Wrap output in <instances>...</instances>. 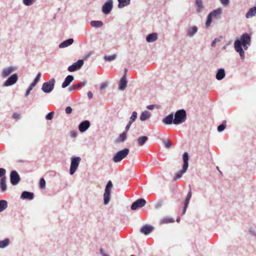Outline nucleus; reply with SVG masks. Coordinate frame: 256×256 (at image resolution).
<instances>
[{
  "instance_id": "69168bd1",
  "label": "nucleus",
  "mask_w": 256,
  "mask_h": 256,
  "mask_svg": "<svg viewBox=\"0 0 256 256\" xmlns=\"http://www.w3.org/2000/svg\"><path fill=\"white\" fill-rule=\"evenodd\" d=\"M187 207L188 206H184V208H183V210H182V214H184L186 212V210L187 208Z\"/></svg>"
},
{
  "instance_id": "680f3d73",
  "label": "nucleus",
  "mask_w": 256,
  "mask_h": 256,
  "mask_svg": "<svg viewBox=\"0 0 256 256\" xmlns=\"http://www.w3.org/2000/svg\"><path fill=\"white\" fill-rule=\"evenodd\" d=\"M88 97L89 98L91 99L93 97V94L92 93L89 91L88 92Z\"/></svg>"
},
{
  "instance_id": "c9c22d12",
  "label": "nucleus",
  "mask_w": 256,
  "mask_h": 256,
  "mask_svg": "<svg viewBox=\"0 0 256 256\" xmlns=\"http://www.w3.org/2000/svg\"><path fill=\"white\" fill-rule=\"evenodd\" d=\"M148 138L146 136H142L138 139V143L139 146H142L148 140Z\"/></svg>"
},
{
  "instance_id": "49530a36",
  "label": "nucleus",
  "mask_w": 256,
  "mask_h": 256,
  "mask_svg": "<svg viewBox=\"0 0 256 256\" xmlns=\"http://www.w3.org/2000/svg\"><path fill=\"white\" fill-rule=\"evenodd\" d=\"M220 3L224 6H227L230 3V0H220Z\"/></svg>"
},
{
  "instance_id": "a18cd8bd",
  "label": "nucleus",
  "mask_w": 256,
  "mask_h": 256,
  "mask_svg": "<svg viewBox=\"0 0 256 256\" xmlns=\"http://www.w3.org/2000/svg\"><path fill=\"white\" fill-rule=\"evenodd\" d=\"M86 84V81H84L83 82L79 84H77L75 85L76 88H79L80 86H85Z\"/></svg>"
},
{
  "instance_id": "ea45409f",
  "label": "nucleus",
  "mask_w": 256,
  "mask_h": 256,
  "mask_svg": "<svg viewBox=\"0 0 256 256\" xmlns=\"http://www.w3.org/2000/svg\"><path fill=\"white\" fill-rule=\"evenodd\" d=\"M36 1V0H22V3L26 6H30Z\"/></svg>"
},
{
  "instance_id": "423d86ee",
  "label": "nucleus",
  "mask_w": 256,
  "mask_h": 256,
  "mask_svg": "<svg viewBox=\"0 0 256 256\" xmlns=\"http://www.w3.org/2000/svg\"><path fill=\"white\" fill-rule=\"evenodd\" d=\"M129 152V149L128 148H125L118 152L112 158L113 162L116 163L120 162L128 155Z\"/></svg>"
},
{
  "instance_id": "bf43d9fd",
  "label": "nucleus",
  "mask_w": 256,
  "mask_h": 256,
  "mask_svg": "<svg viewBox=\"0 0 256 256\" xmlns=\"http://www.w3.org/2000/svg\"><path fill=\"white\" fill-rule=\"evenodd\" d=\"M32 88H32V87L29 86L26 93V96H28L30 94V91L32 90Z\"/></svg>"
},
{
  "instance_id": "58836bf2",
  "label": "nucleus",
  "mask_w": 256,
  "mask_h": 256,
  "mask_svg": "<svg viewBox=\"0 0 256 256\" xmlns=\"http://www.w3.org/2000/svg\"><path fill=\"white\" fill-rule=\"evenodd\" d=\"M116 56L117 55L116 54H114L110 56H104V58L106 60L110 62L114 60L116 58Z\"/></svg>"
},
{
  "instance_id": "9d476101",
  "label": "nucleus",
  "mask_w": 256,
  "mask_h": 256,
  "mask_svg": "<svg viewBox=\"0 0 256 256\" xmlns=\"http://www.w3.org/2000/svg\"><path fill=\"white\" fill-rule=\"evenodd\" d=\"M84 62L82 60H79L72 64L70 66L68 70L70 72H73L80 70L84 65Z\"/></svg>"
},
{
  "instance_id": "b1692460",
  "label": "nucleus",
  "mask_w": 256,
  "mask_h": 256,
  "mask_svg": "<svg viewBox=\"0 0 256 256\" xmlns=\"http://www.w3.org/2000/svg\"><path fill=\"white\" fill-rule=\"evenodd\" d=\"M74 42V39L72 38L66 40L60 44L59 45V48H63L68 47L72 44Z\"/></svg>"
},
{
  "instance_id": "603ef678",
  "label": "nucleus",
  "mask_w": 256,
  "mask_h": 256,
  "mask_svg": "<svg viewBox=\"0 0 256 256\" xmlns=\"http://www.w3.org/2000/svg\"><path fill=\"white\" fill-rule=\"evenodd\" d=\"M42 76V74L40 72H38L37 74V76H36V77L35 78L34 80L36 82H38L40 80V78Z\"/></svg>"
},
{
  "instance_id": "dca6fc26",
  "label": "nucleus",
  "mask_w": 256,
  "mask_h": 256,
  "mask_svg": "<svg viewBox=\"0 0 256 256\" xmlns=\"http://www.w3.org/2000/svg\"><path fill=\"white\" fill-rule=\"evenodd\" d=\"M90 126V122L88 120H84L80 123L78 126L79 130L83 132L86 130Z\"/></svg>"
},
{
  "instance_id": "7ed1b4c3",
  "label": "nucleus",
  "mask_w": 256,
  "mask_h": 256,
  "mask_svg": "<svg viewBox=\"0 0 256 256\" xmlns=\"http://www.w3.org/2000/svg\"><path fill=\"white\" fill-rule=\"evenodd\" d=\"M174 116L173 124L176 125L182 124L186 120V112L183 109L179 110L176 112Z\"/></svg>"
},
{
  "instance_id": "052dcab7",
  "label": "nucleus",
  "mask_w": 256,
  "mask_h": 256,
  "mask_svg": "<svg viewBox=\"0 0 256 256\" xmlns=\"http://www.w3.org/2000/svg\"><path fill=\"white\" fill-rule=\"evenodd\" d=\"M219 40H218L217 39L215 38L212 42L211 44V46H212V47H214L216 45V43L217 42H218Z\"/></svg>"
},
{
  "instance_id": "37998d69",
  "label": "nucleus",
  "mask_w": 256,
  "mask_h": 256,
  "mask_svg": "<svg viewBox=\"0 0 256 256\" xmlns=\"http://www.w3.org/2000/svg\"><path fill=\"white\" fill-rule=\"evenodd\" d=\"M54 112H49L46 116V118L47 120H52L53 117H54Z\"/></svg>"
},
{
  "instance_id": "bb28decb",
  "label": "nucleus",
  "mask_w": 256,
  "mask_h": 256,
  "mask_svg": "<svg viewBox=\"0 0 256 256\" xmlns=\"http://www.w3.org/2000/svg\"><path fill=\"white\" fill-rule=\"evenodd\" d=\"M226 76L225 70L224 68H220L218 70L216 74V78L218 80H222Z\"/></svg>"
},
{
  "instance_id": "79ce46f5",
  "label": "nucleus",
  "mask_w": 256,
  "mask_h": 256,
  "mask_svg": "<svg viewBox=\"0 0 256 256\" xmlns=\"http://www.w3.org/2000/svg\"><path fill=\"white\" fill-rule=\"evenodd\" d=\"M137 118V112H133L132 116L130 117V120L128 122L130 124H132L136 120Z\"/></svg>"
},
{
  "instance_id": "e2e57ef3",
  "label": "nucleus",
  "mask_w": 256,
  "mask_h": 256,
  "mask_svg": "<svg viewBox=\"0 0 256 256\" xmlns=\"http://www.w3.org/2000/svg\"><path fill=\"white\" fill-rule=\"evenodd\" d=\"M37 83L38 82H36L34 80V82L30 84V86L32 87V88H34L36 86Z\"/></svg>"
},
{
  "instance_id": "ddd939ff",
  "label": "nucleus",
  "mask_w": 256,
  "mask_h": 256,
  "mask_svg": "<svg viewBox=\"0 0 256 256\" xmlns=\"http://www.w3.org/2000/svg\"><path fill=\"white\" fill-rule=\"evenodd\" d=\"M20 178L18 173L15 170L12 171L10 174L11 184L14 186H16L20 182Z\"/></svg>"
},
{
  "instance_id": "6e6d98bb",
  "label": "nucleus",
  "mask_w": 256,
  "mask_h": 256,
  "mask_svg": "<svg viewBox=\"0 0 256 256\" xmlns=\"http://www.w3.org/2000/svg\"><path fill=\"white\" fill-rule=\"evenodd\" d=\"M164 144L165 147L166 148H170V146H171V144L169 142L164 141Z\"/></svg>"
},
{
  "instance_id": "13d9d810",
  "label": "nucleus",
  "mask_w": 256,
  "mask_h": 256,
  "mask_svg": "<svg viewBox=\"0 0 256 256\" xmlns=\"http://www.w3.org/2000/svg\"><path fill=\"white\" fill-rule=\"evenodd\" d=\"M107 86H108V83L104 82L100 86V89L101 90H102L104 89L105 88H106Z\"/></svg>"
},
{
  "instance_id": "2eb2a0df",
  "label": "nucleus",
  "mask_w": 256,
  "mask_h": 256,
  "mask_svg": "<svg viewBox=\"0 0 256 256\" xmlns=\"http://www.w3.org/2000/svg\"><path fill=\"white\" fill-rule=\"evenodd\" d=\"M198 28L196 26H190L186 29V35L188 37H193L198 32Z\"/></svg>"
},
{
  "instance_id": "4c0bfd02",
  "label": "nucleus",
  "mask_w": 256,
  "mask_h": 256,
  "mask_svg": "<svg viewBox=\"0 0 256 256\" xmlns=\"http://www.w3.org/2000/svg\"><path fill=\"white\" fill-rule=\"evenodd\" d=\"M192 194L191 190L190 189V190H189L188 192V193L186 197V198L184 206H188L190 200L192 197Z\"/></svg>"
},
{
  "instance_id": "0e129e2a",
  "label": "nucleus",
  "mask_w": 256,
  "mask_h": 256,
  "mask_svg": "<svg viewBox=\"0 0 256 256\" xmlns=\"http://www.w3.org/2000/svg\"><path fill=\"white\" fill-rule=\"evenodd\" d=\"M154 108V105H148L147 106V108L148 110H153Z\"/></svg>"
},
{
  "instance_id": "39448f33",
  "label": "nucleus",
  "mask_w": 256,
  "mask_h": 256,
  "mask_svg": "<svg viewBox=\"0 0 256 256\" xmlns=\"http://www.w3.org/2000/svg\"><path fill=\"white\" fill-rule=\"evenodd\" d=\"M112 186V181L109 180L106 185L104 194V203L105 205H108L110 202Z\"/></svg>"
},
{
  "instance_id": "6e6552de",
  "label": "nucleus",
  "mask_w": 256,
  "mask_h": 256,
  "mask_svg": "<svg viewBox=\"0 0 256 256\" xmlns=\"http://www.w3.org/2000/svg\"><path fill=\"white\" fill-rule=\"evenodd\" d=\"M56 82L55 79L52 78L48 81L44 82L42 86V90L45 93H50L54 89Z\"/></svg>"
},
{
  "instance_id": "c03bdc74",
  "label": "nucleus",
  "mask_w": 256,
  "mask_h": 256,
  "mask_svg": "<svg viewBox=\"0 0 256 256\" xmlns=\"http://www.w3.org/2000/svg\"><path fill=\"white\" fill-rule=\"evenodd\" d=\"M46 186V181L44 178H41L40 180V188H44Z\"/></svg>"
},
{
  "instance_id": "6ab92c4d",
  "label": "nucleus",
  "mask_w": 256,
  "mask_h": 256,
  "mask_svg": "<svg viewBox=\"0 0 256 256\" xmlns=\"http://www.w3.org/2000/svg\"><path fill=\"white\" fill-rule=\"evenodd\" d=\"M127 84H128V81L126 80V76L124 75L122 77V78L120 80L118 89L120 90H124L127 86Z\"/></svg>"
},
{
  "instance_id": "4be33fe9",
  "label": "nucleus",
  "mask_w": 256,
  "mask_h": 256,
  "mask_svg": "<svg viewBox=\"0 0 256 256\" xmlns=\"http://www.w3.org/2000/svg\"><path fill=\"white\" fill-rule=\"evenodd\" d=\"M74 78L72 75H68V76L64 79V82H62V88H65L66 86H68L70 82H72L74 80Z\"/></svg>"
},
{
  "instance_id": "f704fd0d",
  "label": "nucleus",
  "mask_w": 256,
  "mask_h": 256,
  "mask_svg": "<svg viewBox=\"0 0 256 256\" xmlns=\"http://www.w3.org/2000/svg\"><path fill=\"white\" fill-rule=\"evenodd\" d=\"M8 206V204L6 200H0V212H3Z\"/></svg>"
},
{
  "instance_id": "a19ab883",
  "label": "nucleus",
  "mask_w": 256,
  "mask_h": 256,
  "mask_svg": "<svg viewBox=\"0 0 256 256\" xmlns=\"http://www.w3.org/2000/svg\"><path fill=\"white\" fill-rule=\"evenodd\" d=\"M226 126V121H224L218 127V132H222L225 129Z\"/></svg>"
},
{
  "instance_id": "20e7f679",
  "label": "nucleus",
  "mask_w": 256,
  "mask_h": 256,
  "mask_svg": "<svg viewBox=\"0 0 256 256\" xmlns=\"http://www.w3.org/2000/svg\"><path fill=\"white\" fill-rule=\"evenodd\" d=\"M184 164L182 169L175 174L174 179L178 180L182 178L186 171L188 166V154L187 152H184L182 156Z\"/></svg>"
},
{
  "instance_id": "aec40b11",
  "label": "nucleus",
  "mask_w": 256,
  "mask_h": 256,
  "mask_svg": "<svg viewBox=\"0 0 256 256\" xmlns=\"http://www.w3.org/2000/svg\"><path fill=\"white\" fill-rule=\"evenodd\" d=\"M158 38L157 33L153 32L148 34L146 37V40L148 42H153Z\"/></svg>"
},
{
  "instance_id": "f03ea898",
  "label": "nucleus",
  "mask_w": 256,
  "mask_h": 256,
  "mask_svg": "<svg viewBox=\"0 0 256 256\" xmlns=\"http://www.w3.org/2000/svg\"><path fill=\"white\" fill-rule=\"evenodd\" d=\"M222 9L220 8H218L210 12L207 16L205 24L206 26L208 28L210 26L212 22V18L218 20L222 14Z\"/></svg>"
},
{
  "instance_id": "774afa93",
  "label": "nucleus",
  "mask_w": 256,
  "mask_h": 256,
  "mask_svg": "<svg viewBox=\"0 0 256 256\" xmlns=\"http://www.w3.org/2000/svg\"><path fill=\"white\" fill-rule=\"evenodd\" d=\"M180 217H178L177 218H176V221L178 222H179L180 221Z\"/></svg>"
},
{
  "instance_id": "412c9836",
  "label": "nucleus",
  "mask_w": 256,
  "mask_h": 256,
  "mask_svg": "<svg viewBox=\"0 0 256 256\" xmlns=\"http://www.w3.org/2000/svg\"><path fill=\"white\" fill-rule=\"evenodd\" d=\"M154 229L152 226L148 224L144 225L140 228V232L144 234H148L151 232Z\"/></svg>"
},
{
  "instance_id": "5fc2aeb1",
  "label": "nucleus",
  "mask_w": 256,
  "mask_h": 256,
  "mask_svg": "<svg viewBox=\"0 0 256 256\" xmlns=\"http://www.w3.org/2000/svg\"><path fill=\"white\" fill-rule=\"evenodd\" d=\"M65 110L66 114H70L72 112V108L70 106H67Z\"/></svg>"
},
{
  "instance_id": "de8ad7c7",
  "label": "nucleus",
  "mask_w": 256,
  "mask_h": 256,
  "mask_svg": "<svg viewBox=\"0 0 256 256\" xmlns=\"http://www.w3.org/2000/svg\"><path fill=\"white\" fill-rule=\"evenodd\" d=\"M77 132L76 131L72 130L70 132V136L71 138H74L77 136Z\"/></svg>"
},
{
  "instance_id": "f257e3e1",
  "label": "nucleus",
  "mask_w": 256,
  "mask_h": 256,
  "mask_svg": "<svg viewBox=\"0 0 256 256\" xmlns=\"http://www.w3.org/2000/svg\"><path fill=\"white\" fill-rule=\"evenodd\" d=\"M251 39L250 36L245 33L243 34L239 40H236L234 42V48L236 52H238L242 60L244 59V50H247L248 46L250 45Z\"/></svg>"
},
{
  "instance_id": "a878e982",
  "label": "nucleus",
  "mask_w": 256,
  "mask_h": 256,
  "mask_svg": "<svg viewBox=\"0 0 256 256\" xmlns=\"http://www.w3.org/2000/svg\"><path fill=\"white\" fill-rule=\"evenodd\" d=\"M174 120V114H170L162 120V122L166 124L169 125L173 123Z\"/></svg>"
},
{
  "instance_id": "e433bc0d",
  "label": "nucleus",
  "mask_w": 256,
  "mask_h": 256,
  "mask_svg": "<svg viewBox=\"0 0 256 256\" xmlns=\"http://www.w3.org/2000/svg\"><path fill=\"white\" fill-rule=\"evenodd\" d=\"M192 194L191 190L190 189V190H189L188 192V193L186 197V198L184 206H188L190 200L192 197Z\"/></svg>"
},
{
  "instance_id": "09e8293b",
  "label": "nucleus",
  "mask_w": 256,
  "mask_h": 256,
  "mask_svg": "<svg viewBox=\"0 0 256 256\" xmlns=\"http://www.w3.org/2000/svg\"><path fill=\"white\" fill-rule=\"evenodd\" d=\"M100 252L102 256H110L105 252L104 249L102 248H100Z\"/></svg>"
},
{
  "instance_id": "2f4dec72",
  "label": "nucleus",
  "mask_w": 256,
  "mask_h": 256,
  "mask_svg": "<svg viewBox=\"0 0 256 256\" xmlns=\"http://www.w3.org/2000/svg\"><path fill=\"white\" fill-rule=\"evenodd\" d=\"M10 243V240L6 238L2 240H0V248H4L7 247Z\"/></svg>"
},
{
  "instance_id": "7c9ffc66",
  "label": "nucleus",
  "mask_w": 256,
  "mask_h": 256,
  "mask_svg": "<svg viewBox=\"0 0 256 256\" xmlns=\"http://www.w3.org/2000/svg\"><path fill=\"white\" fill-rule=\"evenodd\" d=\"M90 25L93 28H100L103 26L104 24L100 20H92L90 22Z\"/></svg>"
},
{
  "instance_id": "1a4fd4ad",
  "label": "nucleus",
  "mask_w": 256,
  "mask_h": 256,
  "mask_svg": "<svg viewBox=\"0 0 256 256\" xmlns=\"http://www.w3.org/2000/svg\"><path fill=\"white\" fill-rule=\"evenodd\" d=\"M113 8V0H107L102 7V12L105 14L110 12Z\"/></svg>"
},
{
  "instance_id": "a211bd4d",
  "label": "nucleus",
  "mask_w": 256,
  "mask_h": 256,
  "mask_svg": "<svg viewBox=\"0 0 256 256\" xmlns=\"http://www.w3.org/2000/svg\"><path fill=\"white\" fill-rule=\"evenodd\" d=\"M151 117V113L148 110H144L142 112L140 116V120L142 122L148 120Z\"/></svg>"
},
{
  "instance_id": "8fccbe9b",
  "label": "nucleus",
  "mask_w": 256,
  "mask_h": 256,
  "mask_svg": "<svg viewBox=\"0 0 256 256\" xmlns=\"http://www.w3.org/2000/svg\"><path fill=\"white\" fill-rule=\"evenodd\" d=\"M14 120H18L20 118V116L18 113H14L12 116Z\"/></svg>"
},
{
  "instance_id": "0eeeda50",
  "label": "nucleus",
  "mask_w": 256,
  "mask_h": 256,
  "mask_svg": "<svg viewBox=\"0 0 256 256\" xmlns=\"http://www.w3.org/2000/svg\"><path fill=\"white\" fill-rule=\"evenodd\" d=\"M81 158L80 156H73L71 158L70 166V174L73 175L76 172L79 166Z\"/></svg>"
},
{
  "instance_id": "f3484780",
  "label": "nucleus",
  "mask_w": 256,
  "mask_h": 256,
  "mask_svg": "<svg viewBox=\"0 0 256 256\" xmlns=\"http://www.w3.org/2000/svg\"><path fill=\"white\" fill-rule=\"evenodd\" d=\"M20 198L22 200H32L34 198V194L32 192L24 191L20 196Z\"/></svg>"
},
{
  "instance_id": "72a5a7b5",
  "label": "nucleus",
  "mask_w": 256,
  "mask_h": 256,
  "mask_svg": "<svg viewBox=\"0 0 256 256\" xmlns=\"http://www.w3.org/2000/svg\"><path fill=\"white\" fill-rule=\"evenodd\" d=\"M248 234L254 238H256V224L250 226L248 230Z\"/></svg>"
},
{
  "instance_id": "4d7b16f0",
  "label": "nucleus",
  "mask_w": 256,
  "mask_h": 256,
  "mask_svg": "<svg viewBox=\"0 0 256 256\" xmlns=\"http://www.w3.org/2000/svg\"><path fill=\"white\" fill-rule=\"evenodd\" d=\"M132 124H130V122H128V124L126 126L125 130L124 132H126V133L127 134V132L128 131V130L130 128V126Z\"/></svg>"
},
{
  "instance_id": "9b49d317",
  "label": "nucleus",
  "mask_w": 256,
  "mask_h": 256,
  "mask_svg": "<svg viewBox=\"0 0 256 256\" xmlns=\"http://www.w3.org/2000/svg\"><path fill=\"white\" fill-rule=\"evenodd\" d=\"M17 70L16 66H10L4 68L2 71L1 76L3 78H6L9 76L12 73Z\"/></svg>"
},
{
  "instance_id": "4468645a",
  "label": "nucleus",
  "mask_w": 256,
  "mask_h": 256,
  "mask_svg": "<svg viewBox=\"0 0 256 256\" xmlns=\"http://www.w3.org/2000/svg\"><path fill=\"white\" fill-rule=\"evenodd\" d=\"M146 204V201L144 198H139L132 204L131 209L134 210H136L138 208L143 207Z\"/></svg>"
},
{
  "instance_id": "3c124183",
  "label": "nucleus",
  "mask_w": 256,
  "mask_h": 256,
  "mask_svg": "<svg viewBox=\"0 0 256 256\" xmlns=\"http://www.w3.org/2000/svg\"><path fill=\"white\" fill-rule=\"evenodd\" d=\"M94 52L92 51H90V52H88L87 54H86L84 56V59H87L88 58H89L92 54H93Z\"/></svg>"
},
{
  "instance_id": "c85d7f7f",
  "label": "nucleus",
  "mask_w": 256,
  "mask_h": 256,
  "mask_svg": "<svg viewBox=\"0 0 256 256\" xmlns=\"http://www.w3.org/2000/svg\"><path fill=\"white\" fill-rule=\"evenodd\" d=\"M118 6L119 8L126 6L130 3V0H118Z\"/></svg>"
},
{
  "instance_id": "5701e85b",
  "label": "nucleus",
  "mask_w": 256,
  "mask_h": 256,
  "mask_svg": "<svg viewBox=\"0 0 256 256\" xmlns=\"http://www.w3.org/2000/svg\"><path fill=\"white\" fill-rule=\"evenodd\" d=\"M195 4L197 7L196 12L201 13L204 9L202 0H196Z\"/></svg>"
},
{
  "instance_id": "473e14b6",
  "label": "nucleus",
  "mask_w": 256,
  "mask_h": 256,
  "mask_svg": "<svg viewBox=\"0 0 256 256\" xmlns=\"http://www.w3.org/2000/svg\"><path fill=\"white\" fill-rule=\"evenodd\" d=\"M127 136L126 133V132H123L118 138L116 140V142L117 143H120L122 142H124Z\"/></svg>"
},
{
  "instance_id": "393cba45",
  "label": "nucleus",
  "mask_w": 256,
  "mask_h": 256,
  "mask_svg": "<svg viewBox=\"0 0 256 256\" xmlns=\"http://www.w3.org/2000/svg\"><path fill=\"white\" fill-rule=\"evenodd\" d=\"M256 15V6H254L250 8L246 14V18H250Z\"/></svg>"
},
{
  "instance_id": "864d4df0",
  "label": "nucleus",
  "mask_w": 256,
  "mask_h": 256,
  "mask_svg": "<svg viewBox=\"0 0 256 256\" xmlns=\"http://www.w3.org/2000/svg\"><path fill=\"white\" fill-rule=\"evenodd\" d=\"M6 172V170L5 169L3 168H0V178L2 177L4 175Z\"/></svg>"
},
{
  "instance_id": "f8f14e48",
  "label": "nucleus",
  "mask_w": 256,
  "mask_h": 256,
  "mask_svg": "<svg viewBox=\"0 0 256 256\" xmlns=\"http://www.w3.org/2000/svg\"><path fill=\"white\" fill-rule=\"evenodd\" d=\"M18 80V74L15 73L10 76L4 82V86H9L14 84Z\"/></svg>"
},
{
  "instance_id": "338daca9",
  "label": "nucleus",
  "mask_w": 256,
  "mask_h": 256,
  "mask_svg": "<svg viewBox=\"0 0 256 256\" xmlns=\"http://www.w3.org/2000/svg\"><path fill=\"white\" fill-rule=\"evenodd\" d=\"M75 88H76L75 86L74 87L72 86L69 88V90L70 91H74L75 90Z\"/></svg>"
},
{
  "instance_id": "c756f323",
  "label": "nucleus",
  "mask_w": 256,
  "mask_h": 256,
  "mask_svg": "<svg viewBox=\"0 0 256 256\" xmlns=\"http://www.w3.org/2000/svg\"><path fill=\"white\" fill-rule=\"evenodd\" d=\"M0 189L2 192H5L7 190V186L6 184V178L2 177L0 180Z\"/></svg>"
},
{
  "instance_id": "cd10ccee",
  "label": "nucleus",
  "mask_w": 256,
  "mask_h": 256,
  "mask_svg": "<svg viewBox=\"0 0 256 256\" xmlns=\"http://www.w3.org/2000/svg\"><path fill=\"white\" fill-rule=\"evenodd\" d=\"M174 222V219L170 217H164L162 218L159 224L160 225L167 224L169 223H172Z\"/></svg>"
}]
</instances>
